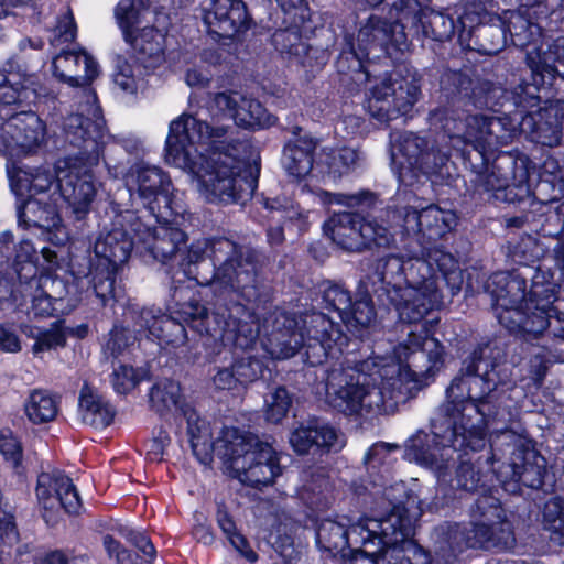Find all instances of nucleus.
<instances>
[{"instance_id": "nucleus-1", "label": "nucleus", "mask_w": 564, "mask_h": 564, "mask_svg": "<svg viewBox=\"0 0 564 564\" xmlns=\"http://www.w3.org/2000/svg\"><path fill=\"white\" fill-rule=\"evenodd\" d=\"M485 349L475 350L462 369L466 377H456L446 390V402L432 422V438L416 436L409 455L436 476L440 485L464 491H475L482 476L470 460L463 459L468 449L477 452L486 445L484 399L505 383L497 366L489 370L484 359Z\"/></svg>"}, {"instance_id": "nucleus-2", "label": "nucleus", "mask_w": 564, "mask_h": 564, "mask_svg": "<svg viewBox=\"0 0 564 564\" xmlns=\"http://www.w3.org/2000/svg\"><path fill=\"white\" fill-rule=\"evenodd\" d=\"M443 362L434 337L410 333L390 355H375L356 366L334 368L326 381L328 403L346 414H389L408 399L422 377Z\"/></svg>"}, {"instance_id": "nucleus-3", "label": "nucleus", "mask_w": 564, "mask_h": 564, "mask_svg": "<svg viewBox=\"0 0 564 564\" xmlns=\"http://www.w3.org/2000/svg\"><path fill=\"white\" fill-rule=\"evenodd\" d=\"M225 126L210 127L191 115H181L170 123L165 161L188 172L197 191L209 202L234 203L242 193L251 194L254 180L246 175L247 164L238 158L237 145L224 150Z\"/></svg>"}, {"instance_id": "nucleus-4", "label": "nucleus", "mask_w": 564, "mask_h": 564, "mask_svg": "<svg viewBox=\"0 0 564 564\" xmlns=\"http://www.w3.org/2000/svg\"><path fill=\"white\" fill-rule=\"evenodd\" d=\"M412 534L411 519L402 506L395 505L382 519H360L348 528L344 522L325 519L318 524L316 541L321 549L332 554L333 560L378 563L393 558L400 549L416 551Z\"/></svg>"}, {"instance_id": "nucleus-5", "label": "nucleus", "mask_w": 564, "mask_h": 564, "mask_svg": "<svg viewBox=\"0 0 564 564\" xmlns=\"http://www.w3.org/2000/svg\"><path fill=\"white\" fill-rule=\"evenodd\" d=\"M189 442L202 464L208 465L215 454L226 471L242 484L267 486L281 475L279 455L269 443L235 427H224L213 441L209 424L197 421L194 413H189Z\"/></svg>"}, {"instance_id": "nucleus-6", "label": "nucleus", "mask_w": 564, "mask_h": 564, "mask_svg": "<svg viewBox=\"0 0 564 564\" xmlns=\"http://www.w3.org/2000/svg\"><path fill=\"white\" fill-rule=\"evenodd\" d=\"M95 97L87 94V111L93 117L84 121L83 116L65 118L63 129L67 141L79 149L74 156L59 159L55 163L58 191L57 200H65L78 216L86 214L96 195L90 169L98 164L106 139L104 118L94 104Z\"/></svg>"}, {"instance_id": "nucleus-7", "label": "nucleus", "mask_w": 564, "mask_h": 564, "mask_svg": "<svg viewBox=\"0 0 564 564\" xmlns=\"http://www.w3.org/2000/svg\"><path fill=\"white\" fill-rule=\"evenodd\" d=\"M378 269L383 290L400 319L419 322L441 304L438 275L430 260L389 256Z\"/></svg>"}, {"instance_id": "nucleus-8", "label": "nucleus", "mask_w": 564, "mask_h": 564, "mask_svg": "<svg viewBox=\"0 0 564 564\" xmlns=\"http://www.w3.org/2000/svg\"><path fill=\"white\" fill-rule=\"evenodd\" d=\"M497 311L499 323L512 333L538 336L550 325L553 312V294L533 283L527 297V282L519 275L497 273L487 285Z\"/></svg>"}, {"instance_id": "nucleus-9", "label": "nucleus", "mask_w": 564, "mask_h": 564, "mask_svg": "<svg viewBox=\"0 0 564 564\" xmlns=\"http://www.w3.org/2000/svg\"><path fill=\"white\" fill-rule=\"evenodd\" d=\"M139 220L133 213L127 212L117 216L109 231L101 232L94 245L91 259V283L102 305L115 294V275L127 262L131 250L138 243L134 228Z\"/></svg>"}, {"instance_id": "nucleus-10", "label": "nucleus", "mask_w": 564, "mask_h": 564, "mask_svg": "<svg viewBox=\"0 0 564 564\" xmlns=\"http://www.w3.org/2000/svg\"><path fill=\"white\" fill-rule=\"evenodd\" d=\"M208 257L214 263H220L212 280L195 276L199 284H212L216 290L240 292L250 297L249 289L254 284V265L249 260H242L237 245L227 239L199 240L191 246L187 258L189 263L198 262Z\"/></svg>"}, {"instance_id": "nucleus-11", "label": "nucleus", "mask_w": 564, "mask_h": 564, "mask_svg": "<svg viewBox=\"0 0 564 564\" xmlns=\"http://www.w3.org/2000/svg\"><path fill=\"white\" fill-rule=\"evenodd\" d=\"M126 187L132 198H138L152 214L169 220L184 209L176 199L170 176L158 166L134 165L126 175Z\"/></svg>"}, {"instance_id": "nucleus-12", "label": "nucleus", "mask_w": 564, "mask_h": 564, "mask_svg": "<svg viewBox=\"0 0 564 564\" xmlns=\"http://www.w3.org/2000/svg\"><path fill=\"white\" fill-rule=\"evenodd\" d=\"M393 23L379 17H370L359 29L355 43L351 44V55L356 58L358 68H362L366 58H379L381 53L390 54V46L403 51L408 45L404 24L399 20V12L390 11Z\"/></svg>"}, {"instance_id": "nucleus-13", "label": "nucleus", "mask_w": 564, "mask_h": 564, "mask_svg": "<svg viewBox=\"0 0 564 564\" xmlns=\"http://www.w3.org/2000/svg\"><path fill=\"white\" fill-rule=\"evenodd\" d=\"M443 129L451 139L471 144L481 154L491 147L507 143L510 137L500 118L467 116L464 111H452L446 116Z\"/></svg>"}, {"instance_id": "nucleus-14", "label": "nucleus", "mask_w": 564, "mask_h": 564, "mask_svg": "<svg viewBox=\"0 0 564 564\" xmlns=\"http://www.w3.org/2000/svg\"><path fill=\"white\" fill-rule=\"evenodd\" d=\"M332 240L348 251H360L372 246L387 247L392 242L390 228L377 219L343 213L330 219Z\"/></svg>"}, {"instance_id": "nucleus-15", "label": "nucleus", "mask_w": 564, "mask_h": 564, "mask_svg": "<svg viewBox=\"0 0 564 564\" xmlns=\"http://www.w3.org/2000/svg\"><path fill=\"white\" fill-rule=\"evenodd\" d=\"M54 75L62 82L72 87H80L83 90L76 97L77 108L75 112L69 116L83 113V119L86 121L93 117L87 111V94L91 93L95 97V106L97 104L96 93L89 87L91 82L98 76L99 68L96 59L86 51H64L56 55L53 59ZM100 117L101 110H99Z\"/></svg>"}, {"instance_id": "nucleus-16", "label": "nucleus", "mask_w": 564, "mask_h": 564, "mask_svg": "<svg viewBox=\"0 0 564 564\" xmlns=\"http://www.w3.org/2000/svg\"><path fill=\"white\" fill-rule=\"evenodd\" d=\"M545 459L532 446L518 440L510 460L494 469L502 488L510 494L520 491L521 486L539 488L543 482Z\"/></svg>"}, {"instance_id": "nucleus-17", "label": "nucleus", "mask_w": 564, "mask_h": 564, "mask_svg": "<svg viewBox=\"0 0 564 564\" xmlns=\"http://www.w3.org/2000/svg\"><path fill=\"white\" fill-rule=\"evenodd\" d=\"M46 138V126L33 111H20L0 124V154L11 159L40 149Z\"/></svg>"}, {"instance_id": "nucleus-18", "label": "nucleus", "mask_w": 564, "mask_h": 564, "mask_svg": "<svg viewBox=\"0 0 564 564\" xmlns=\"http://www.w3.org/2000/svg\"><path fill=\"white\" fill-rule=\"evenodd\" d=\"M473 536H468L471 546L511 549L514 536L511 525L505 520L503 510L497 498L481 496L473 510Z\"/></svg>"}, {"instance_id": "nucleus-19", "label": "nucleus", "mask_w": 564, "mask_h": 564, "mask_svg": "<svg viewBox=\"0 0 564 564\" xmlns=\"http://www.w3.org/2000/svg\"><path fill=\"white\" fill-rule=\"evenodd\" d=\"M420 88L414 80L400 76L383 78L371 88L369 111L381 122L408 113L417 101Z\"/></svg>"}, {"instance_id": "nucleus-20", "label": "nucleus", "mask_w": 564, "mask_h": 564, "mask_svg": "<svg viewBox=\"0 0 564 564\" xmlns=\"http://www.w3.org/2000/svg\"><path fill=\"white\" fill-rule=\"evenodd\" d=\"M391 158L401 170H419L424 174L436 173L447 161L448 155L412 132L391 134Z\"/></svg>"}, {"instance_id": "nucleus-21", "label": "nucleus", "mask_w": 564, "mask_h": 564, "mask_svg": "<svg viewBox=\"0 0 564 564\" xmlns=\"http://www.w3.org/2000/svg\"><path fill=\"white\" fill-rule=\"evenodd\" d=\"M297 321L300 333H304L306 361L312 366L322 364L335 348L341 350L346 344V337L339 327L323 313H305Z\"/></svg>"}, {"instance_id": "nucleus-22", "label": "nucleus", "mask_w": 564, "mask_h": 564, "mask_svg": "<svg viewBox=\"0 0 564 564\" xmlns=\"http://www.w3.org/2000/svg\"><path fill=\"white\" fill-rule=\"evenodd\" d=\"M36 497L47 523H54L62 509L69 514H77L82 509L80 498L72 479L59 471L40 474Z\"/></svg>"}, {"instance_id": "nucleus-23", "label": "nucleus", "mask_w": 564, "mask_h": 564, "mask_svg": "<svg viewBox=\"0 0 564 564\" xmlns=\"http://www.w3.org/2000/svg\"><path fill=\"white\" fill-rule=\"evenodd\" d=\"M102 544L109 560L118 564L137 561L149 564L158 556L154 545L144 533L119 521L110 525V532L104 535Z\"/></svg>"}, {"instance_id": "nucleus-24", "label": "nucleus", "mask_w": 564, "mask_h": 564, "mask_svg": "<svg viewBox=\"0 0 564 564\" xmlns=\"http://www.w3.org/2000/svg\"><path fill=\"white\" fill-rule=\"evenodd\" d=\"M304 333L299 321L282 310H274L263 321L262 347L273 359L293 357L303 347Z\"/></svg>"}, {"instance_id": "nucleus-25", "label": "nucleus", "mask_w": 564, "mask_h": 564, "mask_svg": "<svg viewBox=\"0 0 564 564\" xmlns=\"http://www.w3.org/2000/svg\"><path fill=\"white\" fill-rule=\"evenodd\" d=\"M394 11L399 12V20L410 21L414 32L426 39L444 41L451 39L455 24L452 17L444 11L432 8H421L416 0H400L394 4Z\"/></svg>"}, {"instance_id": "nucleus-26", "label": "nucleus", "mask_w": 564, "mask_h": 564, "mask_svg": "<svg viewBox=\"0 0 564 564\" xmlns=\"http://www.w3.org/2000/svg\"><path fill=\"white\" fill-rule=\"evenodd\" d=\"M208 33L219 39H232L248 26V13L241 0H210L204 9Z\"/></svg>"}, {"instance_id": "nucleus-27", "label": "nucleus", "mask_w": 564, "mask_h": 564, "mask_svg": "<svg viewBox=\"0 0 564 564\" xmlns=\"http://www.w3.org/2000/svg\"><path fill=\"white\" fill-rule=\"evenodd\" d=\"M214 106L245 128H268L276 121L260 101L247 98L237 91L217 94L214 97Z\"/></svg>"}, {"instance_id": "nucleus-28", "label": "nucleus", "mask_w": 564, "mask_h": 564, "mask_svg": "<svg viewBox=\"0 0 564 564\" xmlns=\"http://www.w3.org/2000/svg\"><path fill=\"white\" fill-rule=\"evenodd\" d=\"M0 261V317L7 312L13 311L21 306L26 296L32 297V310L37 316H50L59 311L57 303L50 296L43 294L41 290L25 291L21 284H25L20 280L19 285L13 289L11 281L6 276L4 271L8 267V256H2Z\"/></svg>"}, {"instance_id": "nucleus-29", "label": "nucleus", "mask_w": 564, "mask_h": 564, "mask_svg": "<svg viewBox=\"0 0 564 564\" xmlns=\"http://www.w3.org/2000/svg\"><path fill=\"white\" fill-rule=\"evenodd\" d=\"M135 225L138 228L133 230L138 241L144 245L153 258L163 263L172 260L186 245V235L180 228L161 224L151 229L140 219L135 220Z\"/></svg>"}, {"instance_id": "nucleus-30", "label": "nucleus", "mask_w": 564, "mask_h": 564, "mask_svg": "<svg viewBox=\"0 0 564 564\" xmlns=\"http://www.w3.org/2000/svg\"><path fill=\"white\" fill-rule=\"evenodd\" d=\"M57 204L54 193L50 194V203L42 198L28 197L18 207V221L25 227H39L48 232L56 230L57 242L62 243L66 239V232L61 226V218L56 212Z\"/></svg>"}, {"instance_id": "nucleus-31", "label": "nucleus", "mask_w": 564, "mask_h": 564, "mask_svg": "<svg viewBox=\"0 0 564 564\" xmlns=\"http://www.w3.org/2000/svg\"><path fill=\"white\" fill-rule=\"evenodd\" d=\"M290 444L299 454H306L312 447L324 451H339L345 440L333 426L318 421L301 424L290 435Z\"/></svg>"}, {"instance_id": "nucleus-32", "label": "nucleus", "mask_w": 564, "mask_h": 564, "mask_svg": "<svg viewBox=\"0 0 564 564\" xmlns=\"http://www.w3.org/2000/svg\"><path fill=\"white\" fill-rule=\"evenodd\" d=\"M39 96V82L35 75H28L14 70L9 64V69L0 72V104L4 106L14 104L30 105Z\"/></svg>"}, {"instance_id": "nucleus-33", "label": "nucleus", "mask_w": 564, "mask_h": 564, "mask_svg": "<svg viewBox=\"0 0 564 564\" xmlns=\"http://www.w3.org/2000/svg\"><path fill=\"white\" fill-rule=\"evenodd\" d=\"M123 40L134 52L144 67H155L164 61V34L153 28H138L123 35Z\"/></svg>"}, {"instance_id": "nucleus-34", "label": "nucleus", "mask_w": 564, "mask_h": 564, "mask_svg": "<svg viewBox=\"0 0 564 564\" xmlns=\"http://www.w3.org/2000/svg\"><path fill=\"white\" fill-rule=\"evenodd\" d=\"M151 406L160 414L180 412L186 419L187 433L189 434V413H194L197 421L206 422L194 409L184 404L181 394V387L177 382L169 379L158 381L150 391Z\"/></svg>"}, {"instance_id": "nucleus-35", "label": "nucleus", "mask_w": 564, "mask_h": 564, "mask_svg": "<svg viewBox=\"0 0 564 564\" xmlns=\"http://www.w3.org/2000/svg\"><path fill=\"white\" fill-rule=\"evenodd\" d=\"M79 413L86 424L105 429L112 423L116 412L107 400L88 384H84L79 394Z\"/></svg>"}, {"instance_id": "nucleus-36", "label": "nucleus", "mask_w": 564, "mask_h": 564, "mask_svg": "<svg viewBox=\"0 0 564 564\" xmlns=\"http://www.w3.org/2000/svg\"><path fill=\"white\" fill-rule=\"evenodd\" d=\"M23 411L32 424L53 422L59 411V398L45 389H33L23 403Z\"/></svg>"}, {"instance_id": "nucleus-37", "label": "nucleus", "mask_w": 564, "mask_h": 564, "mask_svg": "<svg viewBox=\"0 0 564 564\" xmlns=\"http://www.w3.org/2000/svg\"><path fill=\"white\" fill-rule=\"evenodd\" d=\"M315 143L312 140L299 139L284 148L283 165L289 175L303 178L313 169V151Z\"/></svg>"}, {"instance_id": "nucleus-38", "label": "nucleus", "mask_w": 564, "mask_h": 564, "mask_svg": "<svg viewBox=\"0 0 564 564\" xmlns=\"http://www.w3.org/2000/svg\"><path fill=\"white\" fill-rule=\"evenodd\" d=\"M552 112V109H546L529 115L522 120V130L530 129L532 141L550 148L557 145L562 138V130L556 120H546L554 117Z\"/></svg>"}, {"instance_id": "nucleus-39", "label": "nucleus", "mask_w": 564, "mask_h": 564, "mask_svg": "<svg viewBox=\"0 0 564 564\" xmlns=\"http://www.w3.org/2000/svg\"><path fill=\"white\" fill-rule=\"evenodd\" d=\"M57 178L53 181L52 174L48 170L39 169L34 173L20 170L15 175L14 188L20 196L25 193L29 197H35V195L44 194L53 188V192H57L56 188Z\"/></svg>"}, {"instance_id": "nucleus-40", "label": "nucleus", "mask_w": 564, "mask_h": 564, "mask_svg": "<svg viewBox=\"0 0 564 564\" xmlns=\"http://www.w3.org/2000/svg\"><path fill=\"white\" fill-rule=\"evenodd\" d=\"M421 235L429 240L443 237L456 224V216L451 210H443L435 205L421 209Z\"/></svg>"}, {"instance_id": "nucleus-41", "label": "nucleus", "mask_w": 564, "mask_h": 564, "mask_svg": "<svg viewBox=\"0 0 564 564\" xmlns=\"http://www.w3.org/2000/svg\"><path fill=\"white\" fill-rule=\"evenodd\" d=\"M360 160L361 156L356 149L345 147L325 152L318 165L325 166L327 177L336 181L358 166Z\"/></svg>"}, {"instance_id": "nucleus-42", "label": "nucleus", "mask_w": 564, "mask_h": 564, "mask_svg": "<svg viewBox=\"0 0 564 564\" xmlns=\"http://www.w3.org/2000/svg\"><path fill=\"white\" fill-rule=\"evenodd\" d=\"M275 45L281 47L302 66L313 68L311 53L316 52L302 41L300 34L294 30L278 31L273 35Z\"/></svg>"}, {"instance_id": "nucleus-43", "label": "nucleus", "mask_w": 564, "mask_h": 564, "mask_svg": "<svg viewBox=\"0 0 564 564\" xmlns=\"http://www.w3.org/2000/svg\"><path fill=\"white\" fill-rule=\"evenodd\" d=\"M542 525L553 541L564 545V496H553L544 503Z\"/></svg>"}, {"instance_id": "nucleus-44", "label": "nucleus", "mask_w": 564, "mask_h": 564, "mask_svg": "<svg viewBox=\"0 0 564 564\" xmlns=\"http://www.w3.org/2000/svg\"><path fill=\"white\" fill-rule=\"evenodd\" d=\"M149 0H120L115 8V18L122 35L139 28Z\"/></svg>"}, {"instance_id": "nucleus-45", "label": "nucleus", "mask_w": 564, "mask_h": 564, "mask_svg": "<svg viewBox=\"0 0 564 564\" xmlns=\"http://www.w3.org/2000/svg\"><path fill=\"white\" fill-rule=\"evenodd\" d=\"M217 523L229 543L245 561L251 563L258 561L257 553L250 547L246 538L237 531L235 521L226 510H218Z\"/></svg>"}, {"instance_id": "nucleus-46", "label": "nucleus", "mask_w": 564, "mask_h": 564, "mask_svg": "<svg viewBox=\"0 0 564 564\" xmlns=\"http://www.w3.org/2000/svg\"><path fill=\"white\" fill-rule=\"evenodd\" d=\"M376 318L375 308L368 294H362L359 299L351 301V306L343 315V322L349 328L369 327Z\"/></svg>"}, {"instance_id": "nucleus-47", "label": "nucleus", "mask_w": 564, "mask_h": 564, "mask_svg": "<svg viewBox=\"0 0 564 564\" xmlns=\"http://www.w3.org/2000/svg\"><path fill=\"white\" fill-rule=\"evenodd\" d=\"M292 405V398L283 387L272 389L264 398L263 414L270 423H280Z\"/></svg>"}, {"instance_id": "nucleus-48", "label": "nucleus", "mask_w": 564, "mask_h": 564, "mask_svg": "<svg viewBox=\"0 0 564 564\" xmlns=\"http://www.w3.org/2000/svg\"><path fill=\"white\" fill-rule=\"evenodd\" d=\"M25 291L41 290V292L52 297L57 304L66 296L68 289L66 283L57 276L42 275L31 278L25 284H21Z\"/></svg>"}, {"instance_id": "nucleus-49", "label": "nucleus", "mask_w": 564, "mask_h": 564, "mask_svg": "<svg viewBox=\"0 0 564 564\" xmlns=\"http://www.w3.org/2000/svg\"><path fill=\"white\" fill-rule=\"evenodd\" d=\"M235 332L236 345L242 349H248L252 346L259 335L263 334V324L260 325L253 314L245 312L243 318H239L237 322Z\"/></svg>"}, {"instance_id": "nucleus-50", "label": "nucleus", "mask_w": 564, "mask_h": 564, "mask_svg": "<svg viewBox=\"0 0 564 564\" xmlns=\"http://www.w3.org/2000/svg\"><path fill=\"white\" fill-rule=\"evenodd\" d=\"M387 216L392 219V223L388 227L392 235V229L395 226L402 228L408 235H420L422 231L421 210L404 207L400 212L388 210Z\"/></svg>"}, {"instance_id": "nucleus-51", "label": "nucleus", "mask_w": 564, "mask_h": 564, "mask_svg": "<svg viewBox=\"0 0 564 564\" xmlns=\"http://www.w3.org/2000/svg\"><path fill=\"white\" fill-rule=\"evenodd\" d=\"M145 378V371L120 365L113 369L112 386L118 393L126 394Z\"/></svg>"}, {"instance_id": "nucleus-52", "label": "nucleus", "mask_w": 564, "mask_h": 564, "mask_svg": "<svg viewBox=\"0 0 564 564\" xmlns=\"http://www.w3.org/2000/svg\"><path fill=\"white\" fill-rule=\"evenodd\" d=\"M0 453L17 473L22 468V446L10 430L0 431Z\"/></svg>"}, {"instance_id": "nucleus-53", "label": "nucleus", "mask_w": 564, "mask_h": 564, "mask_svg": "<svg viewBox=\"0 0 564 564\" xmlns=\"http://www.w3.org/2000/svg\"><path fill=\"white\" fill-rule=\"evenodd\" d=\"M66 344V333L63 327L58 324H53L48 329L39 332L36 335V341L32 347L34 355H39L42 351L54 349L57 347H64Z\"/></svg>"}, {"instance_id": "nucleus-54", "label": "nucleus", "mask_w": 564, "mask_h": 564, "mask_svg": "<svg viewBox=\"0 0 564 564\" xmlns=\"http://www.w3.org/2000/svg\"><path fill=\"white\" fill-rule=\"evenodd\" d=\"M238 384L247 386L256 381L262 373V362L253 357L237 359L231 366Z\"/></svg>"}, {"instance_id": "nucleus-55", "label": "nucleus", "mask_w": 564, "mask_h": 564, "mask_svg": "<svg viewBox=\"0 0 564 564\" xmlns=\"http://www.w3.org/2000/svg\"><path fill=\"white\" fill-rule=\"evenodd\" d=\"M323 301L327 308L334 310L343 319L344 313L351 306L350 293L338 284H332L324 289Z\"/></svg>"}, {"instance_id": "nucleus-56", "label": "nucleus", "mask_w": 564, "mask_h": 564, "mask_svg": "<svg viewBox=\"0 0 564 564\" xmlns=\"http://www.w3.org/2000/svg\"><path fill=\"white\" fill-rule=\"evenodd\" d=\"M321 198L325 204H337L347 207H358L362 205H371L375 202V195L368 191H362L356 194H333L328 192H321Z\"/></svg>"}, {"instance_id": "nucleus-57", "label": "nucleus", "mask_w": 564, "mask_h": 564, "mask_svg": "<svg viewBox=\"0 0 564 564\" xmlns=\"http://www.w3.org/2000/svg\"><path fill=\"white\" fill-rule=\"evenodd\" d=\"M53 32L54 35L51 39V43L55 46L72 42L76 37V24L73 14L69 11H66L58 19L57 25Z\"/></svg>"}, {"instance_id": "nucleus-58", "label": "nucleus", "mask_w": 564, "mask_h": 564, "mask_svg": "<svg viewBox=\"0 0 564 564\" xmlns=\"http://www.w3.org/2000/svg\"><path fill=\"white\" fill-rule=\"evenodd\" d=\"M115 84L126 93H134L137 90V78L133 74L131 65L122 63L118 66L113 75Z\"/></svg>"}, {"instance_id": "nucleus-59", "label": "nucleus", "mask_w": 564, "mask_h": 564, "mask_svg": "<svg viewBox=\"0 0 564 564\" xmlns=\"http://www.w3.org/2000/svg\"><path fill=\"white\" fill-rule=\"evenodd\" d=\"M395 446L387 443L373 444L365 454L364 462L366 465L376 467L377 465L384 464L390 455V452Z\"/></svg>"}, {"instance_id": "nucleus-60", "label": "nucleus", "mask_w": 564, "mask_h": 564, "mask_svg": "<svg viewBox=\"0 0 564 564\" xmlns=\"http://www.w3.org/2000/svg\"><path fill=\"white\" fill-rule=\"evenodd\" d=\"M0 349L6 352H18L21 350L18 335L6 324H0Z\"/></svg>"}, {"instance_id": "nucleus-61", "label": "nucleus", "mask_w": 564, "mask_h": 564, "mask_svg": "<svg viewBox=\"0 0 564 564\" xmlns=\"http://www.w3.org/2000/svg\"><path fill=\"white\" fill-rule=\"evenodd\" d=\"M276 2L285 14L292 17V23H296L297 20L305 18V12L307 11L305 0H276Z\"/></svg>"}, {"instance_id": "nucleus-62", "label": "nucleus", "mask_w": 564, "mask_h": 564, "mask_svg": "<svg viewBox=\"0 0 564 564\" xmlns=\"http://www.w3.org/2000/svg\"><path fill=\"white\" fill-rule=\"evenodd\" d=\"M213 384L218 390H231L238 386L231 367L218 368L213 376Z\"/></svg>"}, {"instance_id": "nucleus-63", "label": "nucleus", "mask_w": 564, "mask_h": 564, "mask_svg": "<svg viewBox=\"0 0 564 564\" xmlns=\"http://www.w3.org/2000/svg\"><path fill=\"white\" fill-rule=\"evenodd\" d=\"M479 182L487 191L500 189L506 185V180L495 171V167H487L486 171L479 175Z\"/></svg>"}, {"instance_id": "nucleus-64", "label": "nucleus", "mask_w": 564, "mask_h": 564, "mask_svg": "<svg viewBox=\"0 0 564 564\" xmlns=\"http://www.w3.org/2000/svg\"><path fill=\"white\" fill-rule=\"evenodd\" d=\"M127 345L128 338L126 330L115 328L110 333V338L108 339L106 347L111 351L112 355H118Z\"/></svg>"}]
</instances>
